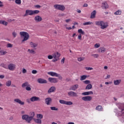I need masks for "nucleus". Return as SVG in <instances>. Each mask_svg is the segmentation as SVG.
Returning a JSON list of instances; mask_svg holds the SVG:
<instances>
[{
  "label": "nucleus",
  "mask_w": 124,
  "mask_h": 124,
  "mask_svg": "<svg viewBox=\"0 0 124 124\" xmlns=\"http://www.w3.org/2000/svg\"><path fill=\"white\" fill-rule=\"evenodd\" d=\"M96 26H100L102 30H104L108 27V23L107 22H104L103 21H98L95 22Z\"/></svg>",
  "instance_id": "obj_1"
},
{
  "label": "nucleus",
  "mask_w": 124,
  "mask_h": 124,
  "mask_svg": "<svg viewBox=\"0 0 124 124\" xmlns=\"http://www.w3.org/2000/svg\"><path fill=\"white\" fill-rule=\"evenodd\" d=\"M21 37H24L23 39L22 40V42H25L26 40H28L30 38V35L29 33L25 31H21L19 33Z\"/></svg>",
  "instance_id": "obj_2"
},
{
  "label": "nucleus",
  "mask_w": 124,
  "mask_h": 124,
  "mask_svg": "<svg viewBox=\"0 0 124 124\" xmlns=\"http://www.w3.org/2000/svg\"><path fill=\"white\" fill-rule=\"evenodd\" d=\"M54 7L55 9H58V10H61V11H64L65 10V7L62 5L56 4L54 5Z\"/></svg>",
  "instance_id": "obj_3"
},
{
  "label": "nucleus",
  "mask_w": 124,
  "mask_h": 124,
  "mask_svg": "<svg viewBox=\"0 0 124 124\" xmlns=\"http://www.w3.org/2000/svg\"><path fill=\"white\" fill-rule=\"evenodd\" d=\"M22 88L26 87V91H31V85L28 82H25L22 84Z\"/></svg>",
  "instance_id": "obj_4"
},
{
  "label": "nucleus",
  "mask_w": 124,
  "mask_h": 124,
  "mask_svg": "<svg viewBox=\"0 0 124 124\" xmlns=\"http://www.w3.org/2000/svg\"><path fill=\"white\" fill-rule=\"evenodd\" d=\"M22 120H24L26 121V122H27L28 124H30L31 123V119H30V115L24 114L22 116Z\"/></svg>",
  "instance_id": "obj_5"
},
{
  "label": "nucleus",
  "mask_w": 124,
  "mask_h": 124,
  "mask_svg": "<svg viewBox=\"0 0 124 124\" xmlns=\"http://www.w3.org/2000/svg\"><path fill=\"white\" fill-rule=\"evenodd\" d=\"M8 68L9 70L13 71V70H15V68H16V65L14 63H10L8 65Z\"/></svg>",
  "instance_id": "obj_6"
},
{
  "label": "nucleus",
  "mask_w": 124,
  "mask_h": 124,
  "mask_svg": "<svg viewBox=\"0 0 124 124\" xmlns=\"http://www.w3.org/2000/svg\"><path fill=\"white\" fill-rule=\"evenodd\" d=\"M81 99L83 100V101H91L93 99V97L91 96H86L82 97Z\"/></svg>",
  "instance_id": "obj_7"
},
{
  "label": "nucleus",
  "mask_w": 124,
  "mask_h": 124,
  "mask_svg": "<svg viewBox=\"0 0 124 124\" xmlns=\"http://www.w3.org/2000/svg\"><path fill=\"white\" fill-rule=\"evenodd\" d=\"M30 15V16H32V10H26L25 12V14L24 15V17H26L27 16H29Z\"/></svg>",
  "instance_id": "obj_8"
},
{
  "label": "nucleus",
  "mask_w": 124,
  "mask_h": 124,
  "mask_svg": "<svg viewBox=\"0 0 124 124\" xmlns=\"http://www.w3.org/2000/svg\"><path fill=\"white\" fill-rule=\"evenodd\" d=\"M37 82L39 84H47V81L46 79L41 78H38Z\"/></svg>",
  "instance_id": "obj_9"
},
{
  "label": "nucleus",
  "mask_w": 124,
  "mask_h": 124,
  "mask_svg": "<svg viewBox=\"0 0 124 124\" xmlns=\"http://www.w3.org/2000/svg\"><path fill=\"white\" fill-rule=\"evenodd\" d=\"M31 101L33 102L34 101H40V98L37 96H32L30 98Z\"/></svg>",
  "instance_id": "obj_10"
},
{
  "label": "nucleus",
  "mask_w": 124,
  "mask_h": 124,
  "mask_svg": "<svg viewBox=\"0 0 124 124\" xmlns=\"http://www.w3.org/2000/svg\"><path fill=\"white\" fill-rule=\"evenodd\" d=\"M34 20L37 22H41L42 21V17L39 16H35Z\"/></svg>",
  "instance_id": "obj_11"
},
{
  "label": "nucleus",
  "mask_w": 124,
  "mask_h": 124,
  "mask_svg": "<svg viewBox=\"0 0 124 124\" xmlns=\"http://www.w3.org/2000/svg\"><path fill=\"white\" fill-rule=\"evenodd\" d=\"M48 81L50 82V83H58V79L56 78H48Z\"/></svg>",
  "instance_id": "obj_12"
},
{
  "label": "nucleus",
  "mask_w": 124,
  "mask_h": 124,
  "mask_svg": "<svg viewBox=\"0 0 124 124\" xmlns=\"http://www.w3.org/2000/svg\"><path fill=\"white\" fill-rule=\"evenodd\" d=\"M68 94L70 97H71V96H77V93L72 91L69 92Z\"/></svg>",
  "instance_id": "obj_13"
},
{
  "label": "nucleus",
  "mask_w": 124,
  "mask_h": 124,
  "mask_svg": "<svg viewBox=\"0 0 124 124\" xmlns=\"http://www.w3.org/2000/svg\"><path fill=\"white\" fill-rule=\"evenodd\" d=\"M46 104V105H50V103L52 102V98L48 97L45 99Z\"/></svg>",
  "instance_id": "obj_14"
},
{
  "label": "nucleus",
  "mask_w": 124,
  "mask_h": 124,
  "mask_svg": "<svg viewBox=\"0 0 124 124\" xmlns=\"http://www.w3.org/2000/svg\"><path fill=\"white\" fill-rule=\"evenodd\" d=\"M14 101L15 102H16V103L20 104V105H24L25 104V102H22V101L19 99H15Z\"/></svg>",
  "instance_id": "obj_15"
},
{
  "label": "nucleus",
  "mask_w": 124,
  "mask_h": 124,
  "mask_svg": "<svg viewBox=\"0 0 124 124\" xmlns=\"http://www.w3.org/2000/svg\"><path fill=\"white\" fill-rule=\"evenodd\" d=\"M53 56L54 59H59V57L61 56V53H59L58 52H56L55 53L53 54Z\"/></svg>",
  "instance_id": "obj_16"
},
{
  "label": "nucleus",
  "mask_w": 124,
  "mask_h": 124,
  "mask_svg": "<svg viewBox=\"0 0 124 124\" xmlns=\"http://www.w3.org/2000/svg\"><path fill=\"white\" fill-rule=\"evenodd\" d=\"M90 94H93V91H89L82 93V95H90Z\"/></svg>",
  "instance_id": "obj_17"
},
{
  "label": "nucleus",
  "mask_w": 124,
  "mask_h": 124,
  "mask_svg": "<svg viewBox=\"0 0 124 124\" xmlns=\"http://www.w3.org/2000/svg\"><path fill=\"white\" fill-rule=\"evenodd\" d=\"M56 91V87L55 86L51 87L48 91V93H54Z\"/></svg>",
  "instance_id": "obj_18"
},
{
  "label": "nucleus",
  "mask_w": 124,
  "mask_h": 124,
  "mask_svg": "<svg viewBox=\"0 0 124 124\" xmlns=\"http://www.w3.org/2000/svg\"><path fill=\"white\" fill-rule=\"evenodd\" d=\"M35 116V113L34 112H30V116H29V119H30V121L31 122L34 118H33Z\"/></svg>",
  "instance_id": "obj_19"
},
{
  "label": "nucleus",
  "mask_w": 124,
  "mask_h": 124,
  "mask_svg": "<svg viewBox=\"0 0 124 124\" xmlns=\"http://www.w3.org/2000/svg\"><path fill=\"white\" fill-rule=\"evenodd\" d=\"M96 14V11L94 10L91 13V15L90 18L91 19H93V18H95V15Z\"/></svg>",
  "instance_id": "obj_20"
},
{
  "label": "nucleus",
  "mask_w": 124,
  "mask_h": 124,
  "mask_svg": "<svg viewBox=\"0 0 124 124\" xmlns=\"http://www.w3.org/2000/svg\"><path fill=\"white\" fill-rule=\"evenodd\" d=\"M47 74L51 75V76H55L56 77L59 76V74L53 72H49L47 73Z\"/></svg>",
  "instance_id": "obj_21"
},
{
  "label": "nucleus",
  "mask_w": 124,
  "mask_h": 124,
  "mask_svg": "<svg viewBox=\"0 0 124 124\" xmlns=\"http://www.w3.org/2000/svg\"><path fill=\"white\" fill-rule=\"evenodd\" d=\"M121 82H122L121 79H117L114 80V84L115 86H119V85L121 84Z\"/></svg>",
  "instance_id": "obj_22"
},
{
  "label": "nucleus",
  "mask_w": 124,
  "mask_h": 124,
  "mask_svg": "<svg viewBox=\"0 0 124 124\" xmlns=\"http://www.w3.org/2000/svg\"><path fill=\"white\" fill-rule=\"evenodd\" d=\"M33 120L35 122V123H36V124H42V121L41 119H40L39 118L38 119L34 118Z\"/></svg>",
  "instance_id": "obj_23"
},
{
  "label": "nucleus",
  "mask_w": 124,
  "mask_h": 124,
  "mask_svg": "<svg viewBox=\"0 0 124 124\" xmlns=\"http://www.w3.org/2000/svg\"><path fill=\"white\" fill-rule=\"evenodd\" d=\"M78 89V85L76 84L75 85L70 88V91H76V90H77Z\"/></svg>",
  "instance_id": "obj_24"
},
{
  "label": "nucleus",
  "mask_w": 124,
  "mask_h": 124,
  "mask_svg": "<svg viewBox=\"0 0 124 124\" xmlns=\"http://www.w3.org/2000/svg\"><path fill=\"white\" fill-rule=\"evenodd\" d=\"M30 45H31V48H35L36 47H37V46L38 45L36 43H34L32 42H30Z\"/></svg>",
  "instance_id": "obj_25"
},
{
  "label": "nucleus",
  "mask_w": 124,
  "mask_h": 124,
  "mask_svg": "<svg viewBox=\"0 0 124 124\" xmlns=\"http://www.w3.org/2000/svg\"><path fill=\"white\" fill-rule=\"evenodd\" d=\"M106 51V48H104V47H101L98 49V51L101 52V53H104Z\"/></svg>",
  "instance_id": "obj_26"
},
{
  "label": "nucleus",
  "mask_w": 124,
  "mask_h": 124,
  "mask_svg": "<svg viewBox=\"0 0 124 124\" xmlns=\"http://www.w3.org/2000/svg\"><path fill=\"white\" fill-rule=\"evenodd\" d=\"M0 24L3 25L4 26H7L8 23L4 20H0Z\"/></svg>",
  "instance_id": "obj_27"
},
{
  "label": "nucleus",
  "mask_w": 124,
  "mask_h": 124,
  "mask_svg": "<svg viewBox=\"0 0 124 124\" xmlns=\"http://www.w3.org/2000/svg\"><path fill=\"white\" fill-rule=\"evenodd\" d=\"M0 54L1 56H3V55L7 54V52L1 49L0 50Z\"/></svg>",
  "instance_id": "obj_28"
},
{
  "label": "nucleus",
  "mask_w": 124,
  "mask_h": 124,
  "mask_svg": "<svg viewBox=\"0 0 124 124\" xmlns=\"http://www.w3.org/2000/svg\"><path fill=\"white\" fill-rule=\"evenodd\" d=\"M93 88V85L91 84H89L87 85L86 87L85 88V90H91V89Z\"/></svg>",
  "instance_id": "obj_29"
},
{
  "label": "nucleus",
  "mask_w": 124,
  "mask_h": 124,
  "mask_svg": "<svg viewBox=\"0 0 124 124\" xmlns=\"http://www.w3.org/2000/svg\"><path fill=\"white\" fill-rule=\"evenodd\" d=\"M39 10H32V15H35V14H38L39 13Z\"/></svg>",
  "instance_id": "obj_30"
},
{
  "label": "nucleus",
  "mask_w": 124,
  "mask_h": 124,
  "mask_svg": "<svg viewBox=\"0 0 124 124\" xmlns=\"http://www.w3.org/2000/svg\"><path fill=\"white\" fill-rule=\"evenodd\" d=\"M95 109L98 111H102V106L99 105L96 107Z\"/></svg>",
  "instance_id": "obj_31"
},
{
  "label": "nucleus",
  "mask_w": 124,
  "mask_h": 124,
  "mask_svg": "<svg viewBox=\"0 0 124 124\" xmlns=\"http://www.w3.org/2000/svg\"><path fill=\"white\" fill-rule=\"evenodd\" d=\"M88 77L87 75H83L80 77V81H83L84 80H86V78Z\"/></svg>",
  "instance_id": "obj_32"
},
{
  "label": "nucleus",
  "mask_w": 124,
  "mask_h": 124,
  "mask_svg": "<svg viewBox=\"0 0 124 124\" xmlns=\"http://www.w3.org/2000/svg\"><path fill=\"white\" fill-rule=\"evenodd\" d=\"M6 86H7V87H10V86H11V80H8L6 82Z\"/></svg>",
  "instance_id": "obj_33"
},
{
  "label": "nucleus",
  "mask_w": 124,
  "mask_h": 124,
  "mask_svg": "<svg viewBox=\"0 0 124 124\" xmlns=\"http://www.w3.org/2000/svg\"><path fill=\"white\" fill-rule=\"evenodd\" d=\"M78 33H80V34H85V32L84 31H83V30L82 29H79L78 31Z\"/></svg>",
  "instance_id": "obj_34"
},
{
  "label": "nucleus",
  "mask_w": 124,
  "mask_h": 124,
  "mask_svg": "<svg viewBox=\"0 0 124 124\" xmlns=\"http://www.w3.org/2000/svg\"><path fill=\"white\" fill-rule=\"evenodd\" d=\"M115 15H121L122 14V11L118 10L116 12L114 13Z\"/></svg>",
  "instance_id": "obj_35"
},
{
  "label": "nucleus",
  "mask_w": 124,
  "mask_h": 124,
  "mask_svg": "<svg viewBox=\"0 0 124 124\" xmlns=\"http://www.w3.org/2000/svg\"><path fill=\"white\" fill-rule=\"evenodd\" d=\"M37 119H40V120H41V119L43 118V115L41 114H37Z\"/></svg>",
  "instance_id": "obj_36"
},
{
  "label": "nucleus",
  "mask_w": 124,
  "mask_h": 124,
  "mask_svg": "<svg viewBox=\"0 0 124 124\" xmlns=\"http://www.w3.org/2000/svg\"><path fill=\"white\" fill-rule=\"evenodd\" d=\"M103 4L104 5V7L105 9L108 8V4H107V2H105L104 3H103Z\"/></svg>",
  "instance_id": "obj_37"
},
{
  "label": "nucleus",
  "mask_w": 124,
  "mask_h": 124,
  "mask_svg": "<svg viewBox=\"0 0 124 124\" xmlns=\"http://www.w3.org/2000/svg\"><path fill=\"white\" fill-rule=\"evenodd\" d=\"M66 105H72L73 104V103H72V102L71 101H66L65 102V104Z\"/></svg>",
  "instance_id": "obj_38"
},
{
  "label": "nucleus",
  "mask_w": 124,
  "mask_h": 124,
  "mask_svg": "<svg viewBox=\"0 0 124 124\" xmlns=\"http://www.w3.org/2000/svg\"><path fill=\"white\" fill-rule=\"evenodd\" d=\"M28 52H29V53L30 54H35V51H34V50H33V49H29L28 50Z\"/></svg>",
  "instance_id": "obj_39"
},
{
  "label": "nucleus",
  "mask_w": 124,
  "mask_h": 124,
  "mask_svg": "<svg viewBox=\"0 0 124 124\" xmlns=\"http://www.w3.org/2000/svg\"><path fill=\"white\" fill-rule=\"evenodd\" d=\"M50 109L52 111H58V110L59 109L58 108H56L55 107H50Z\"/></svg>",
  "instance_id": "obj_40"
},
{
  "label": "nucleus",
  "mask_w": 124,
  "mask_h": 124,
  "mask_svg": "<svg viewBox=\"0 0 124 124\" xmlns=\"http://www.w3.org/2000/svg\"><path fill=\"white\" fill-rule=\"evenodd\" d=\"M85 60V57H79L78 58V62H82V61H84Z\"/></svg>",
  "instance_id": "obj_41"
},
{
  "label": "nucleus",
  "mask_w": 124,
  "mask_h": 124,
  "mask_svg": "<svg viewBox=\"0 0 124 124\" xmlns=\"http://www.w3.org/2000/svg\"><path fill=\"white\" fill-rule=\"evenodd\" d=\"M91 56H92V57H93V58H94L95 59H97V58L99 57V55L97 54H92Z\"/></svg>",
  "instance_id": "obj_42"
},
{
  "label": "nucleus",
  "mask_w": 124,
  "mask_h": 124,
  "mask_svg": "<svg viewBox=\"0 0 124 124\" xmlns=\"http://www.w3.org/2000/svg\"><path fill=\"white\" fill-rule=\"evenodd\" d=\"M92 24H93V23L91 22H85V23H83V25L84 26H87L88 25H92Z\"/></svg>",
  "instance_id": "obj_43"
},
{
  "label": "nucleus",
  "mask_w": 124,
  "mask_h": 124,
  "mask_svg": "<svg viewBox=\"0 0 124 124\" xmlns=\"http://www.w3.org/2000/svg\"><path fill=\"white\" fill-rule=\"evenodd\" d=\"M15 2L16 4L20 5L21 4L22 1H21V0H16Z\"/></svg>",
  "instance_id": "obj_44"
},
{
  "label": "nucleus",
  "mask_w": 124,
  "mask_h": 124,
  "mask_svg": "<svg viewBox=\"0 0 124 124\" xmlns=\"http://www.w3.org/2000/svg\"><path fill=\"white\" fill-rule=\"evenodd\" d=\"M83 83L84 84H86V85H89L91 83V81L90 80H86L85 81H84Z\"/></svg>",
  "instance_id": "obj_45"
},
{
  "label": "nucleus",
  "mask_w": 124,
  "mask_h": 124,
  "mask_svg": "<svg viewBox=\"0 0 124 124\" xmlns=\"http://www.w3.org/2000/svg\"><path fill=\"white\" fill-rule=\"evenodd\" d=\"M59 102L61 104H65L66 101H64L63 100H60Z\"/></svg>",
  "instance_id": "obj_46"
},
{
  "label": "nucleus",
  "mask_w": 124,
  "mask_h": 124,
  "mask_svg": "<svg viewBox=\"0 0 124 124\" xmlns=\"http://www.w3.org/2000/svg\"><path fill=\"white\" fill-rule=\"evenodd\" d=\"M7 48H12V47H13V45L9 43L7 45Z\"/></svg>",
  "instance_id": "obj_47"
},
{
  "label": "nucleus",
  "mask_w": 124,
  "mask_h": 124,
  "mask_svg": "<svg viewBox=\"0 0 124 124\" xmlns=\"http://www.w3.org/2000/svg\"><path fill=\"white\" fill-rule=\"evenodd\" d=\"M13 34V36L14 38H15V37H16V36L17 35V33H16V32L14 31L12 33Z\"/></svg>",
  "instance_id": "obj_48"
},
{
  "label": "nucleus",
  "mask_w": 124,
  "mask_h": 124,
  "mask_svg": "<svg viewBox=\"0 0 124 124\" xmlns=\"http://www.w3.org/2000/svg\"><path fill=\"white\" fill-rule=\"evenodd\" d=\"M85 68L86 70H93V68L90 67H86Z\"/></svg>",
  "instance_id": "obj_49"
},
{
  "label": "nucleus",
  "mask_w": 124,
  "mask_h": 124,
  "mask_svg": "<svg viewBox=\"0 0 124 124\" xmlns=\"http://www.w3.org/2000/svg\"><path fill=\"white\" fill-rule=\"evenodd\" d=\"M53 58H54V56H53V54H52V55H48L47 56V58L48 59V60H52V59H53Z\"/></svg>",
  "instance_id": "obj_50"
},
{
  "label": "nucleus",
  "mask_w": 124,
  "mask_h": 124,
  "mask_svg": "<svg viewBox=\"0 0 124 124\" xmlns=\"http://www.w3.org/2000/svg\"><path fill=\"white\" fill-rule=\"evenodd\" d=\"M94 47L95 48H99V47H100V45L96 44L94 45Z\"/></svg>",
  "instance_id": "obj_51"
},
{
  "label": "nucleus",
  "mask_w": 124,
  "mask_h": 124,
  "mask_svg": "<svg viewBox=\"0 0 124 124\" xmlns=\"http://www.w3.org/2000/svg\"><path fill=\"white\" fill-rule=\"evenodd\" d=\"M31 73L32 74H36V73H37V71H36V70H33Z\"/></svg>",
  "instance_id": "obj_52"
},
{
  "label": "nucleus",
  "mask_w": 124,
  "mask_h": 124,
  "mask_svg": "<svg viewBox=\"0 0 124 124\" xmlns=\"http://www.w3.org/2000/svg\"><path fill=\"white\" fill-rule=\"evenodd\" d=\"M55 59L54 60H52V62H57L58 61H59V60H60V58H54Z\"/></svg>",
  "instance_id": "obj_53"
},
{
  "label": "nucleus",
  "mask_w": 124,
  "mask_h": 124,
  "mask_svg": "<svg viewBox=\"0 0 124 124\" xmlns=\"http://www.w3.org/2000/svg\"><path fill=\"white\" fill-rule=\"evenodd\" d=\"M78 39H79V40H81V39H82V35H81V34H79L78 35Z\"/></svg>",
  "instance_id": "obj_54"
},
{
  "label": "nucleus",
  "mask_w": 124,
  "mask_h": 124,
  "mask_svg": "<svg viewBox=\"0 0 124 124\" xmlns=\"http://www.w3.org/2000/svg\"><path fill=\"white\" fill-rule=\"evenodd\" d=\"M56 77H58L59 80H62V77L60 74H58V76Z\"/></svg>",
  "instance_id": "obj_55"
},
{
  "label": "nucleus",
  "mask_w": 124,
  "mask_h": 124,
  "mask_svg": "<svg viewBox=\"0 0 124 124\" xmlns=\"http://www.w3.org/2000/svg\"><path fill=\"white\" fill-rule=\"evenodd\" d=\"M64 60H65V59L64 58H63L61 60V62L62 63V64L64 63Z\"/></svg>",
  "instance_id": "obj_56"
},
{
  "label": "nucleus",
  "mask_w": 124,
  "mask_h": 124,
  "mask_svg": "<svg viewBox=\"0 0 124 124\" xmlns=\"http://www.w3.org/2000/svg\"><path fill=\"white\" fill-rule=\"evenodd\" d=\"M70 21H71V19H66L65 20V22H66V23H69Z\"/></svg>",
  "instance_id": "obj_57"
},
{
  "label": "nucleus",
  "mask_w": 124,
  "mask_h": 124,
  "mask_svg": "<svg viewBox=\"0 0 124 124\" xmlns=\"http://www.w3.org/2000/svg\"><path fill=\"white\" fill-rule=\"evenodd\" d=\"M64 16V14H61L58 15L59 17H63Z\"/></svg>",
  "instance_id": "obj_58"
},
{
  "label": "nucleus",
  "mask_w": 124,
  "mask_h": 124,
  "mask_svg": "<svg viewBox=\"0 0 124 124\" xmlns=\"http://www.w3.org/2000/svg\"><path fill=\"white\" fill-rule=\"evenodd\" d=\"M22 73H27V70H26L25 68H23L22 70Z\"/></svg>",
  "instance_id": "obj_59"
},
{
  "label": "nucleus",
  "mask_w": 124,
  "mask_h": 124,
  "mask_svg": "<svg viewBox=\"0 0 124 124\" xmlns=\"http://www.w3.org/2000/svg\"><path fill=\"white\" fill-rule=\"evenodd\" d=\"M5 76L3 75H0V79H3L4 78Z\"/></svg>",
  "instance_id": "obj_60"
},
{
  "label": "nucleus",
  "mask_w": 124,
  "mask_h": 124,
  "mask_svg": "<svg viewBox=\"0 0 124 124\" xmlns=\"http://www.w3.org/2000/svg\"><path fill=\"white\" fill-rule=\"evenodd\" d=\"M35 7H36V8H40V7H41V6L39 5H35Z\"/></svg>",
  "instance_id": "obj_61"
},
{
  "label": "nucleus",
  "mask_w": 124,
  "mask_h": 124,
  "mask_svg": "<svg viewBox=\"0 0 124 124\" xmlns=\"http://www.w3.org/2000/svg\"><path fill=\"white\" fill-rule=\"evenodd\" d=\"M3 6V4H2V2L0 1V7H2Z\"/></svg>",
  "instance_id": "obj_62"
},
{
  "label": "nucleus",
  "mask_w": 124,
  "mask_h": 124,
  "mask_svg": "<svg viewBox=\"0 0 124 124\" xmlns=\"http://www.w3.org/2000/svg\"><path fill=\"white\" fill-rule=\"evenodd\" d=\"M83 7H88V4L85 3L83 5Z\"/></svg>",
  "instance_id": "obj_63"
},
{
  "label": "nucleus",
  "mask_w": 124,
  "mask_h": 124,
  "mask_svg": "<svg viewBox=\"0 0 124 124\" xmlns=\"http://www.w3.org/2000/svg\"><path fill=\"white\" fill-rule=\"evenodd\" d=\"M1 66L4 68H6V65H5L4 64H2Z\"/></svg>",
  "instance_id": "obj_64"
}]
</instances>
